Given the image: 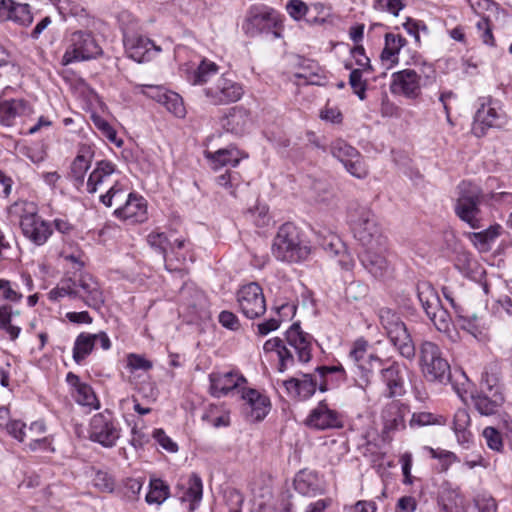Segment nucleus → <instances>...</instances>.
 <instances>
[{
	"label": "nucleus",
	"mask_w": 512,
	"mask_h": 512,
	"mask_svg": "<svg viewBox=\"0 0 512 512\" xmlns=\"http://www.w3.org/2000/svg\"><path fill=\"white\" fill-rule=\"evenodd\" d=\"M346 372L342 365L318 366L314 373H302L282 382L287 394L298 400L311 398L317 389L326 392L334 385L345 381Z\"/></svg>",
	"instance_id": "f257e3e1"
},
{
	"label": "nucleus",
	"mask_w": 512,
	"mask_h": 512,
	"mask_svg": "<svg viewBox=\"0 0 512 512\" xmlns=\"http://www.w3.org/2000/svg\"><path fill=\"white\" fill-rule=\"evenodd\" d=\"M49 299L59 301L63 297L81 299L86 306L99 310L104 304V295L98 281L89 273L78 278H66L49 292Z\"/></svg>",
	"instance_id": "f03ea898"
},
{
	"label": "nucleus",
	"mask_w": 512,
	"mask_h": 512,
	"mask_svg": "<svg viewBox=\"0 0 512 512\" xmlns=\"http://www.w3.org/2000/svg\"><path fill=\"white\" fill-rule=\"evenodd\" d=\"M8 213L20 219L23 236L36 246L44 245L53 234L50 222L38 215L37 206L33 202L16 201L8 208Z\"/></svg>",
	"instance_id": "7ed1b4c3"
},
{
	"label": "nucleus",
	"mask_w": 512,
	"mask_h": 512,
	"mask_svg": "<svg viewBox=\"0 0 512 512\" xmlns=\"http://www.w3.org/2000/svg\"><path fill=\"white\" fill-rule=\"evenodd\" d=\"M272 254L277 260L298 263L307 259L310 247L301 238L300 230L293 223L287 222L278 228Z\"/></svg>",
	"instance_id": "20e7f679"
},
{
	"label": "nucleus",
	"mask_w": 512,
	"mask_h": 512,
	"mask_svg": "<svg viewBox=\"0 0 512 512\" xmlns=\"http://www.w3.org/2000/svg\"><path fill=\"white\" fill-rule=\"evenodd\" d=\"M418 365L423 377L428 382L446 384L450 381V365L436 343L428 340L420 343L418 347Z\"/></svg>",
	"instance_id": "39448f33"
},
{
	"label": "nucleus",
	"mask_w": 512,
	"mask_h": 512,
	"mask_svg": "<svg viewBox=\"0 0 512 512\" xmlns=\"http://www.w3.org/2000/svg\"><path fill=\"white\" fill-rule=\"evenodd\" d=\"M349 218L354 237L363 249L373 247L378 249L387 248V238L371 210L361 207L351 213Z\"/></svg>",
	"instance_id": "423d86ee"
},
{
	"label": "nucleus",
	"mask_w": 512,
	"mask_h": 512,
	"mask_svg": "<svg viewBox=\"0 0 512 512\" xmlns=\"http://www.w3.org/2000/svg\"><path fill=\"white\" fill-rule=\"evenodd\" d=\"M483 200L481 189L472 183L462 182L459 185V195L454 204L457 217L472 229L482 228L483 212L480 205Z\"/></svg>",
	"instance_id": "0eeeda50"
},
{
	"label": "nucleus",
	"mask_w": 512,
	"mask_h": 512,
	"mask_svg": "<svg viewBox=\"0 0 512 512\" xmlns=\"http://www.w3.org/2000/svg\"><path fill=\"white\" fill-rule=\"evenodd\" d=\"M379 320L399 354L408 360L414 359L416 349L401 317L392 309L385 307L379 310Z\"/></svg>",
	"instance_id": "6e6552de"
},
{
	"label": "nucleus",
	"mask_w": 512,
	"mask_h": 512,
	"mask_svg": "<svg viewBox=\"0 0 512 512\" xmlns=\"http://www.w3.org/2000/svg\"><path fill=\"white\" fill-rule=\"evenodd\" d=\"M102 53L100 46L90 32L75 31L67 39L66 50L62 56V64L86 61Z\"/></svg>",
	"instance_id": "1a4fd4ad"
},
{
	"label": "nucleus",
	"mask_w": 512,
	"mask_h": 512,
	"mask_svg": "<svg viewBox=\"0 0 512 512\" xmlns=\"http://www.w3.org/2000/svg\"><path fill=\"white\" fill-rule=\"evenodd\" d=\"M121 436V427L109 410L93 415L89 424V438L103 447H114Z\"/></svg>",
	"instance_id": "9d476101"
},
{
	"label": "nucleus",
	"mask_w": 512,
	"mask_h": 512,
	"mask_svg": "<svg viewBox=\"0 0 512 512\" xmlns=\"http://www.w3.org/2000/svg\"><path fill=\"white\" fill-rule=\"evenodd\" d=\"M279 21L280 15L273 8L263 4H254L247 10L242 30L247 36L256 37L276 28Z\"/></svg>",
	"instance_id": "9b49d317"
},
{
	"label": "nucleus",
	"mask_w": 512,
	"mask_h": 512,
	"mask_svg": "<svg viewBox=\"0 0 512 512\" xmlns=\"http://www.w3.org/2000/svg\"><path fill=\"white\" fill-rule=\"evenodd\" d=\"M239 311L248 319L262 316L267 307L262 287L256 282H250L239 288L236 293Z\"/></svg>",
	"instance_id": "f8f14e48"
},
{
	"label": "nucleus",
	"mask_w": 512,
	"mask_h": 512,
	"mask_svg": "<svg viewBox=\"0 0 512 512\" xmlns=\"http://www.w3.org/2000/svg\"><path fill=\"white\" fill-rule=\"evenodd\" d=\"M330 153L352 176L363 179L368 175L367 166L360 152L343 139H336L331 143Z\"/></svg>",
	"instance_id": "ddd939ff"
},
{
	"label": "nucleus",
	"mask_w": 512,
	"mask_h": 512,
	"mask_svg": "<svg viewBox=\"0 0 512 512\" xmlns=\"http://www.w3.org/2000/svg\"><path fill=\"white\" fill-rule=\"evenodd\" d=\"M203 93L210 104L227 105L239 101L244 89L241 83L222 75L214 85L204 88Z\"/></svg>",
	"instance_id": "4468645a"
},
{
	"label": "nucleus",
	"mask_w": 512,
	"mask_h": 512,
	"mask_svg": "<svg viewBox=\"0 0 512 512\" xmlns=\"http://www.w3.org/2000/svg\"><path fill=\"white\" fill-rule=\"evenodd\" d=\"M506 123V114L499 101L489 98L476 111L473 133L477 137L485 135L489 128H500Z\"/></svg>",
	"instance_id": "2eb2a0df"
},
{
	"label": "nucleus",
	"mask_w": 512,
	"mask_h": 512,
	"mask_svg": "<svg viewBox=\"0 0 512 512\" xmlns=\"http://www.w3.org/2000/svg\"><path fill=\"white\" fill-rule=\"evenodd\" d=\"M368 342L364 338H358L352 344L349 351V359L362 371L359 386L365 389L370 384V375L376 366H383L384 360L374 353L367 352Z\"/></svg>",
	"instance_id": "dca6fc26"
},
{
	"label": "nucleus",
	"mask_w": 512,
	"mask_h": 512,
	"mask_svg": "<svg viewBox=\"0 0 512 512\" xmlns=\"http://www.w3.org/2000/svg\"><path fill=\"white\" fill-rule=\"evenodd\" d=\"M379 367V378L385 386L383 395L388 399L403 396L406 393L404 365L395 360H384L383 366Z\"/></svg>",
	"instance_id": "f3484780"
},
{
	"label": "nucleus",
	"mask_w": 512,
	"mask_h": 512,
	"mask_svg": "<svg viewBox=\"0 0 512 512\" xmlns=\"http://www.w3.org/2000/svg\"><path fill=\"white\" fill-rule=\"evenodd\" d=\"M285 339L288 348L297 356L298 362L305 364L311 360L314 338L301 329L300 323H293L289 327Z\"/></svg>",
	"instance_id": "a211bd4d"
},
{
	"label": "nucleus",
	"mask_w": 512,
	"mask_h": 512,
	"mask_svg": "<svg viewBox=\"0 0 512 512\" xmlns=\"http://www.w3.org/2000/svg\"><path fill=\"white\" fill-rule=\"evenodd\" d=\"M100 343L103 350L111 348V341L108 335L101 331L99 333L81 332L75 339L72 357L76 364L81 365L85 359L92 353L96 343Z\"/></svg>",
	"instance_id": "6ab92c4d"
},
{
	"label": "nucleus",
	"mask_w": 512,
	"mask_h": 512,
	"mask_svg": "<svg viewBox=\"0 0 512 512\" xmlns=\"http://www.w3.org/2000/svg\"><path fill=\"white\" fill-rule=\"evenodd\" d=\"M390 91L408 99H416L421 94L420 75L413 69H404L391 75Z\"/></svg>",
	"instance_id": "aec40b11"
},
{
	"label": "nucleus",
	"mask_w": 512,
	"mask_h": 512,
	"mask_svg": "<svg viewBox=\"0 0 512 512\" xmlns=\"http://www.w3.org/2000/svg\"><path fill=\"white\" fill-rule=\"evenodd\" d=\"M210 380V393L212 396L221 398L231 394L240 396L241 390L245 388L244 384L246 379L233 372L225 373H211Z\"/></svg>",
	"instance_id": "412c9836"
},
{
	"label": "nucleus",
	"mask_w": 512,
	"mask_h": 512,
	"mask_svg": "<svg viewBox=\"0 0 512 512\" xmlns=\"http://www.w3.org/2000/svg\"><path fill=\"white\" fill-rule=\"evenodd\" d=\"M123 42L127 56L138 63L150 61L161 52L159 46L141 35H125Z\"/></svg>",
	"instance_id": "4be33fe9"
},
{
	"label": "nucleus",
	"mask_w": 512,
	"mask_h": 512,
	"mask_svg": "<svg viewBox=\"0 0 512 512\" xmlns=\"http://www.w3.org/2000/svg\"><path fill=\"white\" fill-rule=\"evenodd\" d=\"M240 398L244 401V411L250 421H261L267 416L271 406L267 396L245 387L241 390Z\"/></svg>",
	"instance_id": "5701e85b"
},
{
	"label": "nucleus",
	"mask_w": 512,
	"mask_h": 512,
	"mask_svg": "<svg viewBox=\"0 0 512 512\" xmlns=\"http://www.w3.org/2000/svg\"><path fill=\"white\" fill-rule=\"evenodd\" d=\"M114 216L130 223H143L148 218L147 201L139 194L129 193L123 205L114 210Z\"/></svg>",
	"instance_id": "b1692460"
},
{
	"label": "nucleus",
	"mask_w": 512,
	"mask_h": 512,
	"mask_svg": "<svg viewBox=\"0 0 512 512\" xmlns=\"http://www.w3.org/2000/svg\"><path fill=\"white\" fill-rule=\"evenodd\" d=\"M305 423L307 426L318 430L333 429L342 426V420L338 412L330 409L324 401L319 402L318 405L311 410Z\"/></svg>",
	"instance_id": "393cba45"
},
{
	"label": "nucleus",
	"mask_w": 512,
	"mask_h": 512,
	"mask_svg": "<svg viewBox=\"0 0 512 512\" xmlns=\"http://www.w3.org/2000/svg\"><path fill=\"white\" fill-rule=\"evenodd\" d=\"M386 249L367 248L359 253V260L361 265L373 277L382 278L390 271L389 262L386 259Z\"/></svg>",
	"instance_id": "a878e982"
},
{
	"label": "nucleus",
	"mask_w": 512,
	"mask_h": 512,
	"mask_svg": "<svg viewBox=\"0 0 512 512\" xmlns=\"http://www.w3.org/2000/svg\"><path fill=\"white\" fill-rule=\"evenodd\" d=\"M66 382L72 388V395L75 401L82 406L97 409L100 404L90 385L80 380L73 372L66 375Z\"/></svg>",
	"instance_id": "bb28decb"
},
{
	"label": "nucleus",
	"mask_w": 512,
	"mask_h": 512,
	"mask_svg": "<svg viewBox=\"0 0 512 512\" xmlns=\"http://www.w3.org/2000/svg\"><path fill=\"white\" fill-rule=\"evenodd\" d=\"M294 489L303 496H316L324 492V482L317 472L302 470L294 479Z\"/></svg>",
	"instance_id": "cd10ccee"
},
{
	"label": "nucleus",
	"mask_w": 512,
	"mask_h": 512,
	"mask_svg": "<svg viewBox=\"0 0 512 512\" xmlns=\"http://www.w3.org/2000/svg\"><path fill=\"white\" fill-rule=\"evenodd\" d=\"M93 155L94 152L90 145L82 144L79 146L77 155L70 167V177L77 188L84 184L85 175L90 168Z\"/></svg>",
	"instance_id": "c85d7f7f"
},
{
	"label": "nucleus",
	"mask_w": 512,
	"mask_h": 512,
	"mask_svg": "<svg viewBox=\"0 0 512 512\" xmlns=\"http://www.w3.org/2000/svg\"><path fill=\"white\" fill-rule=\"evenodd\" d=\"M31 113L29 103L24 99H11L0 102V124L12 126L16 117Z\"/></svg>",
	"instance_id": "c756f323"
},
{
	"label": "nucleus",
	"mask_w": 512,
	"mask_h": 512,
	"mask_svg": "<svg viewBox=\"0 0 512 512\" xmlns=\"http://www.w3.org/2000/svg\"><path fill=\"white\" fill-rule=\"evenodd\" d=\"M250 114L243 107H233L221 120L223 129L235 135L244 134L250 126Z\"/></svg>",
	"instance_id": "7c9ffc66"
},
{
	"label": "nucleus",
	"mask_w": 512,
	"mask_h": 512,
	"mask_svg": "<svg viewBox=\"0 0 512 512\" xmlns=\"http://www.w3.org/2000/svg\"><path fill=\"white\" fill-rule=\"evenodd\" d=\"M504 403V396L500 390H481L474 397V405L477 411L485 416L498 413Z\"/></svg>",
	"instance_id": "2f4dec72"
},
{
	"label": "nucleus",
	"mask_w": 512,
	"mask_h": 512,
	"mask_svg": "<svg viewBox=\"0 0 512 512\" xmlns=\"http://www.w3.org/2000/svg\"><path fill=\"white\" fill-rule=\"evenodd\" d=\"M116 171V165L109 160L97 161L90 173L86 190L89 194L96 193L104 183H107L112 174Z\"/></svg>",
	"instance_id": "473e14b6"
},
{
	"label": "nucleus",
	"mask_w": 512,
	"mask_h": 512,
	"mask_svg": "<svg viewBox=\"0 0 512 512\" xmlns=\"http://www.w3.org/2000/svg\"><path fill=\"white\" fill-rule=\"evenodd\" d=\"M406 43V39L400 34H385V46L380 54V60L387 69L398 64L399 52Z\"/></svg>",
	"instance_id": "72a5a7b5"
},
{
	"label": "nucleus",
	"mask_w": 512,
	"mask_h": 512,
	"mask_svg": "<svg viewBox=\"0 0 512 512\" xmlns=\"http://www.w3.org/2000/svg\"><path fill=\"white\" fill-rule=\"evenodd\" d=\"M206 158L210 161L212 169L218 170L225 166L236 167L244 157L240 150L234 146L219 149L215 152H206Z\"/></svg>",
	"instance_id": "f704fd0d"
},
{
	"label": "nucleus",
	"mask_w": 512,
	"mask_h": 512,
	"mask_svg": "<svg viewBox=\"0 0 512 512\" xmlns=\"http://www.w3.org/2000/svg\"><path fill=\"white\" fill-rule=\"evenodd\" d=\"M173 233L166 234L158 230L152 231L147 235L148 245L156 252H158L165 263L167 270L171 271L173 268L169 264V253H174V247L172 246ZM176 269V267H174Z\"/></svg>",
	"instance_id": "c9c22d12"
},
{
	"label": "nucleus",
	"mask_w": 512,
	"mask_h": 512,
	"mask_svg": "<svg viewBox=\"0 0 512 512\" xmlns=\"http://www.w3.org/2000/svg\"><path fill=\"white\" fill-rule=\"evenodd\" d=\"M218 65L208 59H202L197 67L187 71L186 79L191 85H204L218 73Z\"/></svg>",
	"instance_id": "e433bc0d"
},
{
	"label": "nucleus",
	"mask_w": 512,
	"mask_h": 512,
	"mask_svg": "<svg viewBox=\"0 0 512 512\" xmlns=\"http://www.w3.org/2000/svg\"><path fill=\"white\" fill-rule=\"evenodd\" d=\"M263 349L265 352L277 353L279 358V372H284L294 365L295 359L292 351L283 344L280 338L275 337L267 340L263 345Z\"/></svg>",
	"instance_id": "4c0bfd02"
},
{
	"label": "nucleus",
	"mask_w": 512,
	"mask_h": 512,
	"mask_svg": "<svg viewBox=\"0 0 512 512\" xmlns=\"http://www.w3.org/2000/svg\"><path fill=\"white\" fill-rule=\"evenodd\" d=\"M20 310L13 309L11 305H0V330L4 331L11 341L18 339L22 328L13 324L14 316H19Z\"/></svg>",
	"instance_id": "58836bf2"
},
{
	"label": "nucleus",
	"mask_w": 512,
	"mask_h": 512,
	"mask_svg": "<svg viewBox=\"0 0 512 512\" xmlns=\"http://www.w3.org/2000/svg\"><path fill=\"white\" fill-rule=\"evenodd\" d=\"M455 267L462 275L472 280L481 279L484 274L483 268L466 252L457 255Z\"/></svg>",
	"instance_id": "ea45409f"
},
{
	"label": "nucleus",
	"mask_w": 512,
	"mask_h": 512,
	"mask_svg": "<svg viewBox=\"0 0 512 512\" xmlns=\"http://www.w3.org/2000/svg\"><path fill=\"white\" fill-rule=\"evenodd\" d=\"M170 494L169 486L159 478H151L149 482V491L145 496V501L149 504L161 505Z\"/></svg>",
	"instance_id": "a19ab883"
},
{
	"label": "nucleus",
	"mask_w": 512,
	"mask_h": 512,
	"mask_svg": "<svg viewBox=\"0 0 512 512\" xmlns=\"http://www.w3.org/2000/svg\"><path fill=\"white\" fill-rule=\"evenodd\" d=\"M500 231L501 226L495 224L482 231L469 233L468 238L478 249L486 250L489 244L494 242L500 235Z\"/></svg>",
	"instance_id": "79ce46f5"
},
{
	"label": "nucleus",
	"mask_w": 512,
	"mask_h": 512,
	"mask_svg": "<svg viewBox=\"0 0 512 512\" xmlns=\"http://www.w3.org/2000/svg\"><path fill=\"white\" fill-rule=\"evenodd\" d=\"M129 193L130 192H128L121 182L116 181L105 194L100 195L99 199L106 207H112L114 205L119 207L123 205Z\"/></svg>",
	"instance_id": "37998d69"
},
{
	"label": "nucleus",
	"mask_w": 512,
	"mask_h": 512,
	"mask_svg": "<svg viewBox=\"0 0 512 512\" xmlns=\"http://www.w3.org/2000/svg\"><path fill=\"white\" fill-rule=\"evenodd\" d=\"M385 428L399 430L405 427L404 413L398 403H391L382 413Z\"/></svg>",
	"instance_id": "c03bdc74"
},
{
	"label": "nucleus",
	"mask_w": 512,
	"mask_h": 512,
	"mask_svg": "<svg viewBox=\"0 0 512 512\" xmlns=\"http://www.w3.org/2000/svg\"><path fill=\"white\" fill-rule=\"evenodd\" d=\"M417 296L426 313L428 312V310L434 309L436 305L441 303L437 292L428 282L418 283Z\"/></svg>",
	"instance_id": "a18cd8bd"
},
{
	"label": "nucleus",
	"mask_w": 512,
	"mask_h": 512,
	"mask_svg": "<svg viewBox=\"0 0 512 512\" xmlns=\"http://www.w3.org/2000/svg\"><path fill=\"white\" fill-rule=\"evenodd\" d=\"M500 369L497 363H490L485 366L481 376V390H500L499 384Z\"/></svg>",
	"instance_id": "49530a36"
},
{
	"label": "nucleus",
	"mask_w": 512,
	"mask_h": 512,
	"mask_svg": "<svg viewBox=\"0 0 512 512\" xmlns=\"http://www.w3.org/2000/svg\"><path fill=\"white\" fill-rule=\"evenodd\" d=\"M426 314L438 331L447 332L449 330L451 317L441 303L436 305L434 309L428 310Z\"/></svg>",
	"instance_id": "de8ad7c7"
},
{
	"label": "nucleus",
	"mask_w": 512,
	"mask_h": 512,
	"mask_svg": "<svg viewBox=\"0 0 512 512\" xmlns=\"http://www.w3.org/2000/svg\"><path fill=\"white\" fill-rule=\"evenodd\" d=\"M91 120L95 128L110 142L116 144L118 147L122 145L123 142L121 140H117V133L107 120L96 114L91 116Z\"/></svg>",
	"instance_id": "09e8293b"
},
{
	"label": "nucleus",
	"mask_w": 512,
	"mask_h": 512,
	"mask_svg": "<svg viewBox=\"0 0 512 512\" xmlns=\"http://www.w3.org/2000/svg\"><path fill=\"white\" fill-rule=\"evenodd\" d=\"M166 109L178 118H183L186 115V109L181 96L175 92L169 91L166 93L165 99L162 103Z\"/></svg>",
	"instance_id": "8fccbe9b"
},
{
	"label": "nucleus",
	"mask_w": 512,
	"mask_h": 512,
	"mask_svg": "<svg viewBox=\"0 0 512 512\" xmlns=\"http://www.w3.org/2000/svg\"><path fill=\"white\" fill-rule=\"evenodd\" d=\"M22 298L23 294L18 291L16 283L0 278V299L11 303H18Z\"/></svg>",
	"instance_id": "3c124183"
},
{
	"label": "nucleus",
	"mask_w": 512,
	"mask_h": 512,
	"mask_svg": "<svg viewBox=\"0 0 512 512\" xmlns=\"http://www.w3.org/2000/svg\"><path fill=\"white\" fill-rule=\"evenodd\" d=\"M9 20L21 26H29L33 21L29 5L14 2Z\"/></svg>",
	"instance_id": "603ef678"
},
{
	"label": "nucleus",
	"mask_w": 512,
	"mask_h": 512,
	"mask_svg": "<svg viewBox=\"0 0 512 512\" xmlns=\"http://www.w3.org/2000/svg\"><path fill=\"white\" fill-rule=\"evenodd\" d=\"M136 93L143 94L144 96L151 98L159 103H163L166 93L169 92L162 85H150V84H137L135 85Z\"/></svg>",
	"instance_id": "864d4df0"
},
{
	"label": "nucleus",
	"mask_w": 512,
	"mask_h": 512,
	"mask_svg": "<svg viewBox=\"0 0 512 512\" xmlns=\"http://www.w3.org/2000/svg\"><path fill=\"white\" fill-rule=\"evenodd\" d=\"M424 450L427 451L432 458L438 459L440 461L442 471H447L452 463L459 461L456 454L451 451L439 448L434 449L429 446H425Z\"/></svg>",
	"instance_id": "5fc2aeb1"
},
{
	"label": "nucleus",
	"mask_w": 512,
	"mask_h": 512,
	"mask_svg": "<svg viewBox=\"0 0 512 512\" xmlns=\"http://www.w3.org/2000/svg\"><path fill=\"white\" fill-rule=\"evenodd\" d=\"M367 72L368 71H364L362 69H354L349 75V85L360 100H364L366 98L367 83L362 79V76L363 73Z\"/></svg>",
	"instance_id": "6e6d98bb"
},
{
	"label": "nucleus",
	"mask_w": 512,
	"mask_h": 512,
	"mask_svg": "<svg viewBox=\"0 0 512 512\" xmlns=\"http://www.w3.org/2000/svg\"><path fill=\"white\" fill-rule=\"evenodd\" d=\"M476 30L479 39L488 46H495V39L492 33V25L488 19V17L483 16L476 23Z\"/></svg>",
	"instance_id": "4d7b16f0"
},
{
	"label": "nucleus",
	"mask_w": 512,
	"mask_h": 512,
	"mask_svg": "<svg viewBox=\"0 0 512 512\" xmlns=\"http://www.w3.org/2000/svg\"><path fill=\"white\" fill-rule=\"evenodd\" d=\"M447 300L451 303L455 312L457 313L460 320L463 321L462 328L468 330L470 333L475 334L478 331V317L476 314L466 315L463 314V310L460 309L454 303V300L445 294Z\"/></svg>",
	"instance_id": "13d9d810"
},
{
	"label": "nucleus",
	"mask_w": 512,
	"mask_h": 512,
	"mask_svg": "<svg viewBox=\"0 0 512 512\" xmlns=\"http://www.w3.org/2000/svg\"><path fill=\"white\" fill-rule=\"evenodd\" d=\"M470 424V416L466 409H458L453 418V430L458 438L466 437V429Z\"/></svg>",
	"instance_id": "bf43d9fd"
},
{
	"label": "nucleus",
	"mask_w": 512,
	"mask_h": 512,
	"mask_svg": "<svg viewBox=\"0 0 512 512\" xmlns=\"http://www.w3.org/2000/svg\"><path fill=\"white\" fill-rule=\"evenodd\" d=\"M483 437L486 441L487 446L497 452H500L503 448V441L501 433L494 427H486L483 430Z\"/></svg>",
	"instance_id": "052dcab7"
},
{
	"label": "nucleus",
	"mask_w": 512,
	"mask_h": 512,
	"mask_svg": "<svg viewBox=\"0 0 512 512\" xmlns=\"http://www.w3.org/2000/svg\"><path fill=\"white\" fill-rule=\"evenodd\" d=\"M351 57L354 59L355 64L358 66L357 69L364 71H373L369 57L365 53V49L362 45H356L350 50Z\"/></svg>",
	"instance_id": "680f3d73"
},
{
	"label": "nucleus",
	"mask_w": 512,
	"mask_h": 512,
	"mask_svg": "<svg viewBox=\"0 0 512 512\" xmlns=\"http://www.w3.org/2000/svg\"><path fill=\"white\" fill-rule=\"evenodd\" d=\"M143 479L141 478H127L123 482V494L129 500L137 499L142 487Z\"/></svg>",
	"instance_id": "e2e57ef3"
},
{
	"label": "nucleus",
	"mask_w": 512,
	"mask_h": 512,
	"mask_svg": "<svg viewBox=\"0 0 512 512\" xmlns=\"http://www.w3.org/2000/svg\"><path fill=\"white\" fill-rule=\"evenodd\" d=\"M471 9L477 15H483L486 12L497 13L499 6L493 0H468Z\"/></svg>",
	"instance_id": "0e129e2a"
},
{
	"label": "nucleus",
	"mask_w": 512,
	"mask_h": 512,
	"mask_svg": "<svg viewBox=\"0 0 512 512\" xmlns=\"http://www.w3.org/2000/svg\"><path fill=\"white\" fill-rule=\"evenodd\" d=\"M187 496L191 501H200L203 494V484L201 478L193 473L188 481Z\"/></svg>",
	"instance_id": "69168bd1"
},
{
	"label": "nucleus",
	"mask_w": 512,
	"mask_h": 512,
	"mask_svg": "<svg viewBox=\"0 0 512 512\" xmlns=\"http://www.w3.org/2000/svg\"><path fill=\"white\" fill-rule=\"evenodd\" d=\"M286 11L296 21L301 20L309 11L308 6L301 0H289Z\"/></svg>",
	"instance_id": "338daca9"
},
{
	"label": "nucleus",
	"mask_w": 512,
	"mask_h": 512,
	"mask_svg": "<svg viewBox=\"0 0 512 512\" xmlns=\"http://www.w3.org/2000/svg\"><path fill=\"white\" fill-rule=\"evenodd\" d=\"M152 436L156 442L168 452L175 453L178 451V445L166 435L163 429H155Z\"/></svg>",
	"instance_id": "774afa93"
}]
</instances>
